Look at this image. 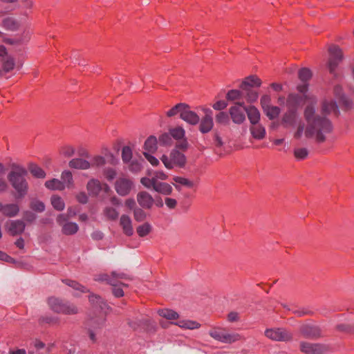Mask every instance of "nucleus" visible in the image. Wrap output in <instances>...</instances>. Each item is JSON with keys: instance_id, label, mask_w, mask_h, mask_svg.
<instances>
[{"instance_id": "f257e3e1", "label": "nucleus", "mask_w": 354, "mask_h": 354, "mask_svg": "<svg viewBox=\"0 0 354 354\" xmlns=\"http://www.w3.org/2000/svg\"><path fill=\"white\" fill-rule=\"evenodd\" d=\"M304 116L307 125L305 129L306 138H315L318 143H322L326 140V135L333 131L330 121L326 117L315 114V106L313 104L306 106Z\"/></svg>"}, {"instance_id": "f03ea898", "label": "nucleus", "mask_w": 354, "mask_h": 354, "mask_svg": "<svg viewBox=\"0 0 354 354\" xmlns=\"http://www.w3.org/2000/svg\"><path fill=\"white\" fill-rule=\"evenodd\" d=\"M27 170L21 165L12 164L8 179L17 192V198H24L28 193V184L25 178Z\"/></svg>"}, {"instance_id": "7ed1b4c3", "label": "nucleus", "mask_w": 354, "mask_h": 354, "mask_svg": "<svg viewBox=\"0 0 354 354\" xmlns=\"http://www.w3.org/2000/svg\"><path fill=\"white\" fill-rule=\"evenodd\" d=\"M47 304L50 309L57 314L73 316L80 313V308L76 304L59 297H48Z\"/></svg>"}, {"instance_id": "20e7f679", "label": "nucleus", "mask_w": 354, "mask_h": 354, "mask_svg": "<svg viewBox=\"0 0 354 354\" xmlns=\"http://www.w3.org/2000/svg\"><path fill=\"white\" fill-rule=\"evenodd\" d=\"M261 84V80L256 75H249L242 80L239 88L244 91L248 103L255 102L258 100L259 92L254 88H259Z\"/></svg>"}, {"instance_id": "39448f33", "label": "nucleus", "mask_w": 354, "mask_h": 354, "mask_svg": "<svg viewBox=\"0 0 354 354\" xmlns=\"http://www.w3.org/2000/svg\"><path fill=\"white\" fill-rule=\"evenodd\" d=\"M329 58L328 67L330 73H334L337 66L344 59V53L340 47L335 44H330L328 48Z\"/></svg>"}, {"instance_id": "423d86ee", "label": "nucleus", "mask_w": 354, "mask_h": 354, "mask_svg": "<svg viewBox=\"0 0 354 354\" xmlns=\"http://www.w3.org/2000/svg\"><path fill=\"white\" fill-rule=\"evenodd\" d=\"M265 335L272 340L278 342H290L293 339V334L284 328L266 329Z\"/></svg>"}, {"instance_id": "0eeeda50", "label": "nucleus", "mask_w": 354, "mask_h": 354, "mask_svg": "<svg viewBox=\"0 0 354 354\" xmlns=\"http://www.w3.org/2000/svg\"><path fill=\"white\" fill-rule=\"evenodd\" d=\"M209 335L216 340L223 343L231 344L241 339V335L237 333L230 334L224 328H214L210 330Z\"/></svg>"}, {"instance_id": "6e6552de", "label": "nucleus", "mask_w": 354, "mask_h": 354, "mask_svg": "<svg viewBox=\"0 0 354 354\" xmlns=\"http://www.w3.org/2000/svg\"><path fill=\"white\" fill-rule=\"evenodd\" d=\"M300 351L305 354H322L330 350V346L324 344H313L307 342H301Z\"/></svg>"}, {"instance_id": "1a4fd4ad", "label": "nucleus", "mask_w": 354, "mask_h": 354, "mask_svg": "<svg viewBox=\"0 0 354 354\" xmlns=\"http://www.w3.org/2000/svg\"><path fill=\"white\" fill-rule=\"evenodd\" d=\"M114 187L120 196H125L129 194L133 189V182L127 176H120L115 180Z\"/></svg>"}, {"instance_id": "9d476101", "label": "nucleus", "mask_w": 354, "mask_h": 354, "mask_svg": "<svg viewBox=\"0 0 354 354\" xmlns=\"http://www.w3.org/2000/svg\"><path fill=\"white\" fill-rule=\"evenodd\" d=\"M69 218L68 215L59 214L56 218L57 223L62 226V232L65 235L75 234L79 230L78 225L75 223L66 222Z\"/></svg>"}, {"instance_id": "9b49d317", "label": "nucleus", "mask_w": 354, "mask_h": 354, "mask_svg": "<svg viewBox=\"0 0 354 354\" xmlns=\"http://www.w3.org/2000/svg\"><path fill=\"white\" fill-rule=\"evenodd\" d=\"M299 334L308 339H316L323 336L321 329L316 326L304 324L300 326Z\"/></svg>"}, {"instance_id": "f8f14e48", "label": "nucleus", "mask_w": 354, "mask_h": 354, "mask_svg": "<svg viewBox=\"0 0 354 354\" xmlns=\"http://www.w3.org/2000/svg\"><path fill=\"white\" fill-rule=\"evenodd\" d=\"M26 227V224L21 220L10 221L5 225V228L7 232L12 236L21 234Z\"/></svg>"}, {"instance_id": "ddd939ff", "label": "nucleus", "mask_w": 354, "mask_h": 354, "mask_svg": "<svg viewBox=\"0 0 354 354\" xmlns=\"http://www.w3.org/2000/svg\"><path fill=\"white\" fill-rule=\"evenodd\" d=\"M226 100L230 102H234V105L245 106L244 99L245 94L241 89H231L227 91L225 95Z\"/></svg>"}, {"instance_id": "4468645a", "label": "nucleus", "mask_w": 354, "mask_h": 354, "mask_svg": "<svg viewBox=\"0 0 354 354\" xmlns=\"http://www.w3.org/2000/svg\"><path fill=\"white\" fill-rule=\"evenodd\" d=\"M213 127L212 111L207 109L205 110V115L200 122L199 130L202 133H207L212 129Z\"/></svg>"}, {"instance_id": "2eb2a0df", "label": "nucleus", "mask_w": 354, "mask_h": 354, "mask_svg": "<svg viewBox=\"0 0 354 354\" xmlns=\"http://www.w3.org/2000/svg\"><path fill=\"white\" fill-rule=\"evenodd\" d=\"M136 199L139 205L142 208L147 209H151L155 203V199L146 191L139 192L137 194Z\"/></svg>"}, {"instance_id": "dca6fc26", "label": "nucleus", "mask_w": 354, "mask_h": 354, "mask_svg": "<svg viewBox=\"0 0 354 354\" xmlns=\"http://www.w3.org/2000/svg\"><path fill=\"white\" fill-rule=\"evenodd\" d=\"M245 111L243 106L234 105L229 109V113L231 119L235 124H242L245 120Z\"/></svg>"}, {"instance_id": "f3484780", "label": "nucleus", "mask_w": 354, "mask_h": 354, "mask_svg": "<svg viewBox=\"0 0 354 354\" xmlns=\"http://www.w3.org/2000/svg\"><path fill=\"white\" fill-rule=\"evenodd\" d=\"M298 116L297 111H286L281 117V124L284 128L293 127L297 123Z\"/></svg>"}, {"instance_id": "a211bd4d", "label": "nucleus", "mask_w": 354, "mask_h": 354, "mask_svg": "<svg viewBox=\"0 0 354 354\" xmlns=\"http://www.w3.org/2000/svg\"><path fill=\"white\" fill-rule=\"evenodd\" d=\"M335 96L339 100V104L345 109L348 110L352 107V101L344 96L342 93V88L339 85H336L333 89Z\"/></svg>"}, {"instance_id": "6ab92c4d", "label": "nucleus", "mask_w": 354, "mask_h": 354, "mask_svg": "<svg viewBox=\"0 0 354 354\" xmlns=\"http://www.w3.org/2000/svg\"><path fill=\"white\" fill-rule=\"evenodd\" d=\"M301 101V96L295 93L288 94L286 100L287 111H297Z\"/></svg>"}, {"instance_id": "aec40b11", "label": "nucleus", "mask_w": 354, "mask_h": 354, "mask_svg": "<svg viewBox=\"0 0 354 354\" xmlns=\"http://www.w3.org/2000/svg\"><path fill=\"white\" fill-rule=\"evenodd\" d=\"M88 301L94 308H100L104 314H106L109 310V306L104 299L97 295L91 294L88 296Z\"/></svg>"}, {"instance_id": "412c9836", "label": "nucleus", "mask_w": 354, "mask_h": 354, "mask_svg": "<svg viewBox=\"0 0 354 354\" xmlns=\"http://www.w3.org/2000/svg\"><path fill=\"white\" fill-rule=\"evenodd\" d=\"M180 118L192 125H196L200 121L199 116L196 113L191 111L190 106L188 104H187V108L184 109Z\"/></svg>"}, {"instance_id": "4be33fe9", "label": "nucleus", "mask_w": 354, "mask_h": 354, "mask_svg": "<svg viewBox=\"0 0 354 354\" xmlns=\"http://www.w3.org/2000/svg\"><path fill=\"white\" fill-rule=\"evenodd\" d=\"M119 224L125 235L131 236L133 234L132 221L128 215L122 214L120 218Z\"/></svg>"}, {"instance_id": "5701e85b", "label": "nucleus", "mask_w": 354, "mask_h": 354, "mask_svg": "<svg viewBox=\"0 0 354 354\" xmlns=\"http://www.w3.org/2000/svg\"><path fill=\"white\" fill-rule=\"evenodd\" d=\"M322 113L324 115H328L334 113L335 115H338L339 110L337 104L333 100H324L322 102Z\"/></svg>"}, {"instance_id": "b1692460", "label": "nucleus", "mask_w": 354, "mask_h": 354, "mask_svg": "<svg viewBox=\"0 0 354 354\" xmlns=\"http://www.w3.org/2000/svg\"><path fill=\"white\" fill-rule=\"evenodd\" d=\"M158 138L155 136H149L144 142L143 152L156 153L158 150Z\"/></svg>"}, {"instance_id": "393cba45", "label": "nucleus", "mask_w": 354, "mask_h": 354, "mask_svg": "<svg viewBox=\"0 0 354 354\" xmlns=\"http://www.w3.org/2000/svg\"><path fill=\"white\" fill-rule=\"evenodd\" d=\"M0 212L7 217H14L19 212V207L17 204L10 203L2 205L0 204Z\"/></svg>"}, {"instance_id": "a878e982", "label": "nucleus", "mask_w": 354, "mask_h": 354, "mask_svg": "<svg viewBox=\"0 0 354 354\" xmlns=\"http://www.w3.org/2000/svg\"><path fill=\"white\" fill-rule=\"evenodd\" d=\"M250 131L254 139L263 140L266 137V129L260 122L250 124Z\"/></svg>"}, {"instance_id": "bb28decb", "label": "nucleus", "mask_w": 354, "mask_h": 354, "mask_svg": "<svg viewBox=\"0 0 354 354\" xmlns=\"http://www.w3.org/2000/svg\"><path fill=\"white\" fill-rule=\"evenodd\" d=\"M111 277L107 274H100L95 278L96 281H106L107 283L114 286L115 279H126V274L124 273L117 274L115 272H111Z\"/></svg>"}, {"instance_id": "cd10ccee", "label": "nucleus", "mask_w": 354, "mask_h": 354, "mask_svg": "<svg viewBox=\"0 0 354 354\" xmlns=\"http://www.w3.org/2000/svg\"><path fill=\"white\" fill-rule=\"evenodd\" d=\"M170 157L173 160L174 167L178 166L180 168L185 167L187 162V159L183 153L180 152L176 149H174L170 153Z\"/></svg>"}, {"instance_id": "c85d7f7f", "label": "nucleus", "mask_w": 354, "mask_h": 354, "mask_svg": "<svg viewBox=\"0 0 354 354\" xmlns=\"http://www.w3.org/2000/svg\"><path fill=\"white\" fill-rule=\"evenodd\" d=\"M68 166L72 169H88L91 167V164L82 158H73L68 162Z\"/></svg>"}, {"instance_id": "c756f323", "label": "nucleus", "mask_w": 354, "mask_h": 354, "mask_svg": "<svg viewBox=\"0 0 354 354\" xmlns=\"http://www.w3.org/2000/svg\"><path fill=\"white\" fill-rule=\"evenodd\" d=\"M0 61L2 62V70H0V75L8 73L14 69L15 62L10 55L6 56L3 59H1Z\"/></svg>"}, {"instance_id": "7c9ffc66", "label": "nucleus", "mask_w": 354, "mask_h": 354, "mask_svg": "<svg viewBox=\"0 0 354 354\" xmlns=\"http://www.w3.org/2000/svg\"><path fill=\"white\" fill-rule=\"evenodd\" d=\"M243 108L247 113L250 124L259 122L261 114L256 107L250 106L248 108L245 106Z\"/></svg>"}, {"instance_id": "2f4dec72", "label": "nucleus", "mask_w": 354, "mask_h": 354, "mask_svg": "<svg viewBox=\"0 0 354 354\" xmlns=\"http://www.w3.org/2000/svg\"><path fill=\"white\" fill-rule=\"evenodd\" d=\"M153 190L163 195H170L173 192V188L167 183L156 181Z\"/></svg>"}, {"instance_id": "473e14b6", "label": "nucleus", "mask_w": 354, "mask_h": 354, "mask_svg": "<svg viewBox=\"0 0 354 354\" xmlns=\"http://www.w3.org/2000/svg\"><path fill=\"white\" fill-rule=\"evenodd\" d=\"M2 25L7 30L12 31H15L20 27L19 21L11 17L3 19L2 21Z\"/></svg>"}, {"instance_id": "72a5a7b5", "label": "nucleus", "mask_w": 354, "mask_h": 354, "mask_svg": "<svg viewBox=\"0 0 354 354\" xmlns=\"http://www.w3.org/2000/svg\"><path fill=\"white\" fill-rule=\"evenodd\" d=\"M86 188L91 194L96 196L102 189V186L98 180L91 179L88 182Z\"/></svg>"}, {"instance_id": "f704fd0d", "label": "nucleus", "mask_w": 354, "mask_h": 354, "mask_svg": "<svg viewBox=\"0 0 354 354\" xmlns=\"http://www.w3.org/2000/svg\"><path fill=\"white\" fill-rule=\"evenodd\" d=\"M173 180L176 183L174 184V186L178 190H180L179 185H183L188 188H193L195 186V183L193 181L184 177L174 176L173 178Z\"/></svg>"}, {"instance_id": "c9c22d12", "label": "nucleus", "mask_w": 354, "mask_h": 354, "mask_svg": "<svg viewBox=\"0 0 354 354\" xmlns=\"http://www.w3.org/2000/svg\"><path fill=\"white\" fill-rule=\"evenodd\" d=\"M46 188L50 190L63 191L65 189V184L60 180L53 178L45 183Z\"/></svg>"}, {"instance_id": "e433bc0d", "label": "nucleus", "mask_w": 354, "mask_h": 354, "mask_svg": "<svg viewBox=\"0 0 354 354\" xmlns=\"http://www.w3.org/2000/svg\"><path fill=\"white\" fill-rule=\"evenodd\" d=\"M28 169L30 174L36 178H44L46 176L44 170L35 163H29Z\"/></svg>"}, {"instance_id": "4c0bfd02", "label": "nucleus", "mask_w": 354, "mask_h": 354, "mask_svg": "<svg viewBox=\"0 0 354 354\" xmlns=\"http://www.w3.org/2000/svg\"><path fill=\"white\" fill-rule=\"evenodd\" d=\"M185 108H187V104H185V103L176 104L175 106H174L169 110H168L167 111L165 112V115L167 118H172V117H174L176 115L179 114L180 116L183 111H184Z\"/></svg>"}, {"instance_id": "58836bf2", "label": "nucleus", "mask_w": 354, "mask_h": 354, "mask_svg": "<svg viewBox=\"0 0 354 354\" xmlns=\"http://www.w3.org/2000/svg\"><path fill=\"white\" fill-rule=\"evenodd\" d=\"M103 214L110 221H115L119 216V212L112 207H106L103 209Z\"/></svg>"}, {"instance_id": "ea45409f", "label": "nucleus", "mask_w": 354, "mask_h": 354, "mask_svg": "<svg viewBox=\"0 0 354 354\" xmlns=\"http://www.w3.org/2000/svg\"><path fill=\"white\" fill-rule=\"evenodd\" d=\"M158 313L160 316L169 320H176L179 317V315L176 311L168 308L160 309Z\"/></svg>"}, {"instance_id": "a19ab883", "label": "nucleus", "mask_w": 354, "mask_h": 354, "mask_svg": "<svg viewBox=\"0 0 354 354\" xmlns=\"http://www.w3.org/2000/svg\"><path fill=\"white\" fill-rule=\"evenodd\" d=\"M59 154L64 158H71L75 154V148L70 145H64L59 147Z\"/></svg>"}, {"instance_id": "79ce46f5", "label": "nucleus", "mask_w": 354, "mask_h": 354, "mask_svg": "<svg viewBox=\"0 0 354 354\" xmlns=\"http://www.w3.org/2000/svg\"><path fill=\"white\" fill-rule=\"evenodd\" d=\"M51 205L57 211H62L65 207L64 200L58 195H53L50 198Z\"/></svg>"}, {"instance_id": "37998d69", "label": "nucleus", "mask_w": 354, "mask_h": 354, "mask_svg": "<svg viewBox=\"0 0 354 354\" xmlns=\"http://www.w3.org/2000/svg\"><path fill=\"white\" fill-rule=\"evenodd\" d=\"M263 112L270 120H274L278 118L281 113V109L279 106L271 105L263 110Z\"/></svg>"}, {"instance_id": "c03bdc74", "label": "nucleus", "mask_w": 354, "mask_h": 354, "mask_svg": "<svg viewBox=\"0 0 354 354\" xmlns=\"http://www.w3.org/2000/svg\"><path fill=\"white\" fill-rule=\"evenodd\" d=\"M59 319L53 316L45 315L41 316L39 319V324L41 326H44L46 324L49 326H55L59 324Z\"/></svg>"}, {"instance_id": "a18cd8bd", "label": "nucleus", "mask_w": 354, "mask_h": 354, "mask_svg": "<svg viewBox=\"0 0 354 354\" xmlns=\"http://www.w3.org/2000/svg\"><path fill=\"white\" fill-rule=\"evenodd\" d=\"M62 282L64 283L66 285L73 288L75 290H79L82 292H88L89 290L87 289L85 286H82L80 283H78L76 281H73L71 279H63Z\"/></svg>"}, {"instance_id": "49530a36", "label": "nucleus", "mask_w": 354, "mask_h": 354, "mask_svg": "<svg viewBox=\"0 0 354 354\" xmlns=\"http://www.w3.org/2000/svg\"><path fill=\"white\" fill-rule=\"evenodd\" d=\"M169 132L171 138H173L176 140H181L185 137V131L183 127L179 126L170 129Z\"/></svg>"}, {"instance_id": "de8ad7c7", "label": "nucleus", "mask_w": 354, "mask_h": 354, "mask_svg": "<svg viewBox=\"0 0 354 354\" xmlns=\"http://www.w3.org/2000/svg\"><path fill=\"white\" fill-rule=\"evenodd\" d=\"M121 157L124 163H129L133 157V148L130 146H124L122 149Z\"/></svg>"}, {"instance_id": "09e8293b", "label": "nucleus", "mask_w": 354, "mask_h": 354, "mask_svg": "<svg viewBox=\"0 0 354 354\" xmlns=\"http://www.w3.org/2000/svg\"><path fill=\"white\" fill-rule=\"evenodd\" d=\"M61 178L65 184V187L73 188L74 187V181L72 173L70 171H64L62 173Z\"/></svg>"}, {"instance_id": "8fccbe9b", "label": "nucleus", "mask_w": 354, "mask_h": 354, "mask_svg": "<svg viewBox=\"0 0 354 354\" xmlns=\"http://www.w3.org/2000/svg\"><path fill=\"white\" fill-rule=\"evenodd\" d=\"M158 141L160 145L165 147H170L173 144V140L169 132L160 134Z\"/></svg>"}, {"instance_id": "3c124183", "label": "nucleus", "mask_w": 354, "mask_h": 354, "mask_svg": "<svg viewBox=\"0 0 354 354\" xmlns=\"http://www.w3.org/2000/svg\"><path fill=\"white\" fill-rule=\"evenodd\" d=\"M176 324L181 328L188 329L198 328L201 326L198 322L190 320H181L176 323Z\"/></svg>"}, {"instance_id": "603ef678", "label": "nucleus", "mask_w": 354, "mask_h": 354, "mask_svg": "<svg viewBox=\"0 0 354 354\" xmlns=\"http://www.w3.org/2000/svg\"><path fill=\"white\" fill-rule=\"evenodd\" d=\"M298 77L301 82H307L312 77V72L307 68H303L299 71Z\"/></svg>"}, {"instance_id": "864d4df0", "label": "nucleus", "mask_w": 354, "mask_h": 354, "mask_svg": "<svg viewBox=\"0 0 354 354\" xmlns=\"http://www.w3.org/2000/svg\"><path fill=\"white\" fill-rule=\"evenodd\" d=\"M136 231L139 236L144 237L151 232V226L149 223H145L144 224L139 225L136 228Z\"/></svg>"}, {"instance_id": "5fc2aeb1", "label": "nucleus", "mask_w": 354, "mask_h": 354, "mask_svg": "<svg viewBox=\"0 0 354 354\" xmlns=\"http://www.w3.org/2000/svg\"><path fill=\"white\" fill-rule=\"evenodd\" d=\"M308 156V150L306 148H297L294 150V156L297 160H301Z\"/></svg>"}, {"instance_id": "6e6d98bb", "label": "nucleus", "mask_w": 354, "mask_h": 354, "mask_svg": "<svg viewBox=\"0 0 354 354\" xmlns=\"http://www.w3.org/2000/svg\"><path fill=\"white\" fill-rule=\"evenodd\" d=\"M30 207L32 210L38 212H42L45 209V205L44 203L37 199H33L31 201Z\"/></svg>"}, {"instance_id": "4d7b16f0", "label": "nucleus", "mask_w": 354, "mask_h": 354, "mask_svg": "<svg viewBox=\"0 0 354 354\" xmlns=\"http://www.w3.org/2000/svg\"><path fill=\"white\" fill-rule=\"evenodd\" d=\"M134 219L138 222H142L147 218L146 212L140 207H136L133 210Z\"/></svg>"}, {"instance_id": "13d9d810", "label": "nucleus", "mask_w": 354, "mask_h": 354, "mask_svg": "<svg viewBox=\"0 0 354 354\" xmlns=\"http://www.w3.org/2000/svg\"><path fill=\"white\" fill-rule=\"evenodd\" d=\"M103 175L109 180H113L117 176V171L112 167H106L103 170Z\"/></svg>"}, {"instance_id": "bf43d9fd", "label": "nucleus", "mask_w": 354, "mask_h": 354, "mask_svg": "<svg viewBox=\"0 0 354 354\" xmlns=\"http://www.w3.org/2000/svg\"><path fill=\"white\" fill-rule=\"evenodd\" d=\"M230 119L228 115L225 112L221 111L216 115V122L221 124H227Z\"/></svg>"}, {"instance_id": "052dcab7", "label": "nucleus", "mask_w": 354, "mask_h": 354, "mask_svg": "<svg viewBox=\"0 0 354 354\" xmlns=\"http://www.w3.org/2000/svg\"><path fill=\"white\" fill-rule=\"evenodd\" d=\"M141 183L148 189H154L156 180L153 178L144 177L140 180Z\"/></svg>"}, {"instance_id": "680f3d73", "label": "nucleus", "mask_w": 354, "mask_h": 354, "mask_svg": "<svg viewBox=\"0 0 354 354\" xmlns=\"http://www.w3.org/2000/svg\"><path fill=\"white\" fill-rule=\"evenodd\" d=\"M336 329L340 332H343L348 334H354V328L352 326L348 324H339L336 326Z\"/></svg>"}, {"instance_id": "e2e57ef3", "label": "nucleus", "mask_w": 354, "mask_h": 354, "mask_svg": "<svg viewBox=\"0 0 354 354\" xmlns=\"http://www.w3.org/2000/svg\"><path fill=\"white\" fill-rule=\"evenodd\" d=\"M129 169L131 171L137 173L140 171H141L142 167L141 163L138 160H131V162L129 163Z\"/></svg>"}, {"instance_id": "0e129e2a", "label": "nucleus", "mask_w": 354, "mask_h": 354, "mask_svg": "<svg viewBox=\"0 0 354 354\" xmlns=\"http://www.w3.org/2000/svg\"><path fill=\"white\" fill-rule=\"evenodd\" d=\"M271 97L269 95H263L261 97L260 100V104L261 106V108L263 110H265L266 108L271 106Z\"/></svg>"}, {"instance_id": "69168bd1", "label": "nucleus", "mask_w": 354, "mask_h": 354, "mask_svg": "<svg viewBox=\"0 0 354 354\" xmlns=\"http://www.w3.org/2000/svg\"><path fill=\"white\" fill-rule=\"evenodd\" d=\"M17 39H18V43H19V44H22V43L29 41V39H30V32L29 29L25 28L22 31L21 36Z\"/></svg>"}, {"instance_id": "338daca9", "label": "nucleus", "mask_w": 354, "mask_h": 354, "mask_svg": "<svg viewBox=\"0 0 354 354\" xmlns=\"http://www.w3.org/2000/svg\"><path fill=\"white\" fill-rule=\"evenodd\" d=\"M106 164L105 158L102 156H95L93 158L92 165L96 167H102Z\"/></svg>"}, {"instance_id": "774afa93", "label": "nucleus", "mask_w": 354, "mask_h": 354, "mask_svg": "<svg viewBox=\"0 0 354 354\" xmlns=\"http://www.w3.org/2000/svg\"><path fill=\"white\" fill-rule=\"evenodd\" d=\"M143 156L145 158L153 165V166H158L159 165V160L153 156L151 153L148 152H142Z\"/></svg>"}]
</instances>
